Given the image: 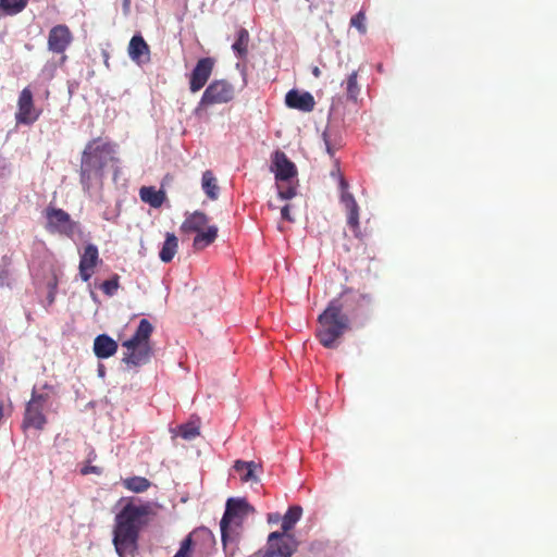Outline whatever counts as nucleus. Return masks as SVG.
Returning a JSON list of instances; mask_svg holds the SVG:
<instances>
[{"instance_id": "nucleus-1", "label": "nucleus", "mask_w": 557, "mask_h": 557, "mask_svg": "<svg viewBox=\"0 0 557 557\" xmlns=\"http://www.w3.org/2000/svg\"><path fill=\"white\" fill-rule=\"evenodd\" d=\"M150 515H154L153 504L132 499L115 516L113 545L120 557L136 549L139 531Z\"/></svg>"}, {"instance_id": "nucleus-2", "label": "nucleus", "mask_w": 557, "mask_h": 557, "mask_svg": "<svg viewBox=\"0 0 557 557\" xmlns=\"http://www.w3.org/2000/svg\"><path fill=\"white\" fill-rule=\"evenodd\" d=\"M114 150L110 144L94 140L87 144L81 162V184L83 189L102 184L104 168L113 160Z\"/></svg>"}, {"instance_id": "nucleus-3", "label": "nucleus", "mask_w": 557, "mask_h": 557, "mask_svg": "<svg viewBox=\"0 0 557 557\" xmlns=\"http://www.w3.org/2000/svg\"><path fill=\"white\" fill-rule=\"evenodd\" d=\"M255 512V508L246 498L231 497L226 500L225 510L220 521L223 548L226 554H234L245 519Z\"/></svg>"}, {"instance_id": "nucleus-4", "label": "nucleus", "mask_w": 557, "mask_h": 557, "mask_svg": "<svg viewBox=\"0 0 557 557\" xmlns=\"http://www.w3.org/2000/svg\"><path fill=\"white\" fill-rule=\"evenodd\" d=\"M318 321L317 336L326 348H335L337 339L349 329V318L343 313V304L339 298H334L329 302Z\"/></svg>"}, {"instance_id": "nucleus-5", "label": "nucleus", "mask_w": 557, "mask_h": 557, "mask_svg": "<svg viewBox=\"0 0 557 557\" xmlns=\"http://www.w3.org/2000/svg\"><path fill=\"white\" fill-rule=\"evenodd\" d=\"M234 98V87L224 79L213 81L206 88L195 113L200 115L202 110L212 104L226 103Z\"/></svg>"}, {"instance_id": "nucleus-6", "label": "nucleus", "mask_w": 557, "mask_h": 557, "mask_svg": "<svg viewBox=\"0 0 557 557\" xmlns=\"http://www.w3.org/2000/svg\"><path fill=\"white\" fill-rule=\"evenodd\" d=\"M47 220L46 228L50 233H58L72 237L78 228V223L73 221L67 212L62 209L48 207L45 210Z\"/></svg>"}, {"instance_id": "nucleus-7", "label": "nucleus", "mask_w": 557, "mask_h": 557, "mask_svg": "<svg viewBox=\"0 0 557 557\" xmlns=\"http://www.w3.org/2000/svg\"><path fill=\"white\" fill-rule=\"evenodd\" d=\"M268 544L264 557H290L297 549L298 542L294 535L276 531L270 533Z\"/></svg>"}, {"instance_id": "nucleus-8", "label": "nucleus", "mask_w": 557, "mask_h": 557, "mask_svg": "<svg viewBox=\"0 0 557 557\" xmlns=\"http://www.w3.org/2000/svg\"><path fill=\"white\" fill-rule=\"evenodd\" d=\"M18 111L15 114L18 124L30 125L39 116L34 108L33 94L29 88H24L18 97Z\"/></svg>"}, {"instance_id": "nucleus-9", "label": "nucleus", "mask_w": 557, "mask_h": 557, "mask_svg": "<svg viewBox=\"0 0 557 557\" xmlns=\"http://www.w3.org/2000/svg\"><path fill=\"white\" fill-rule=\"evenodd\" d=\"M213 69L210 58L200 59L190 74L189 88L191 92L199 91L208 82Z\"/></svg>"}, {"instance_id": "nucleus-10", "label": "nucleus", "mask_w": 557, "mask_h": 557, "mask_svg": "<svg viewBox=\"0 0 557 557\" xmlns=\"http://www.w3.org/2000/svg\"><path fill=\"white\" fill-rule=\"evenodd\" d=\"M72 41V35L67 26H53L48 36V49L53 53H63Z\"/></svg>"}, {"instance_id": "nucleus-11", "label": "nucleus", "mask_w": 557, "mask_h": 557, "mask_svg": "<svg viewBox=\"0 0 557 557\" xmlns=\"http://www.w3.org/2000/svg\"><path fill=\"white\" fill-rule=\"evenodd\" d=\"M272 171L277 181H288L297 174L295 164L281 150H276L272 156Z\"/></svg>"}, {"instance_id": "nucleus-12", "label": "nucleus", "mask_w": 557, "mask_h": 557, "mask_svg": "<svg viewBox=\"0 0 557 557\" xmlns=\"http://www.w3.org/2000/svg\"><path fill=\"white\" fill-rule=\"evenodd\" d=\"M99 261V251L96 245L88 244L79 260V275L84 282H88L92 275L94 268Z\"/></svg>"}, {"instance_id": "nucleus-13", "label": "nucleus", "mask_w": 557, "mask_h": 557, "mask_svg": "<svg viewBox=\"0 0 557 557\" xmlns=\"http://www.w3.org/2000/svg\"><path fill=\"white\" fill-rule=\"evenodd\" d=\"M285 103L288 108L297 109L302 112H311L315 104L314 98L310 92H300L296 89H292L286 94Z\"/></svg>"}, {"instance_id": "nucleus-14", "label": "nucleus", "mask_w": 557, "mask_h": 557, "mask_svg": "<svg viewBox=\"0 0 557 557\" xmlns=\"http://www.w3.org/2000/svg\"><path fill=\"white\" fill-rule=\"evenodd\" d=\"M46 423L47 419L44 414V408L37 406L36 400H29L25 409L23 426L25 429L42 430Z\"/></svg>"}, {"instance_id": "nucleus-15", "label": "nucleus", "mask_w": 557, "mask_h": 557, "mask_svg": "<svg viewBox=\"0 0 557 557\" xmlns=\"http://www.w3.org/2000/svg\"><path fill=\"white\" fill-rule=\"evenodd\" d=\"M122 361L131 367H139L149 362L151 348L149 344H138L133 348H126Z\"/></svg>"}, {"instance_id": "nucleus-16", "label": "nucleus", "mask_w": 557, "mask_h": 557, "mask_svg": "<svg viewBox=\"0 0 557 557\" xmlns=\"http://www.w3.org/2000/svg\"><path fill=\"white\" fill-rule=\"evenodd\" d=\"M128 55L137 64L149 61V46L141 35H134L128 44Z\"/></svg>"}, {"instance_id": "nucleus-17", "label": "nucleus", "mask_w": 557, "mask_h": 557, "mask_svg": "<svg viewBox=\"0 0 557 557\" xmlns=\"http://www.w3.org/2000/svg\"><path fill=\"white\" fill-rule=\"evenodd\" d=\"M117 347V343L107 334H100L94 341V352L99 359L112 357L116 352Z\"/></svg>"}, {"instance_id": "nucleus-18", "label": "nucleus", "mask_w": 557, "mask_h": 557, "mask_svg": "<svg viewBox=\"0 0 557 557\" xmlns=\"http://www.w3.org/2000/svg\"><path fill=\"white\" fill-rule=\"evenodd\" d=\"M153 331V327L151 323L143 319L140 320L137 330L135 334L128 338L127 341L123 342V347L125 348H133L134 346H137L138 344H148L149 337Z\"/></svg>"}, {"instance_id": "nucleus-19", "label": "nucleus", "mask_w": 557, "mask_h": 557, "mask_svg": "<svg viewBox=\"0 0 557 557\" xmlns=\"http://www.w3.org/2000/svg\"><path fill=\"white\" fill-rule=\"evenodd\" d=\"M194 536H201L205 540L212 541V533L208 529L202 528L200 530H196L182 541L178 550L173 557H190Z\"/></svg>"}, {"instance_id": "nucleus-20", "label": "nucleus", "mask_w": 557, "mask_h": 557, "mask_svg": "<svg viewBox=\"0 0 557 557\" xmlns=\"http://www.w3.org/2000/svg\"><path fill=\"white\" fill-rule=\"evenodd\" d=\"M141 201L148 203L152 208H160L165 200V193L162 189H156L152 186H143L139 189Z\"/></svg>"}, {"instance_id": "nucleus-21", "label": "nucleus", "mask_w": 557, "mask_h": 557, "mask_svg": "<svg viewBox=\"0 0 557 557\" xmlns=\"http://www.w3.org/2000/svg\"><path fill=\"white\" fill-rule=\"evenodd\" d=\"M257 468L259 466L253 461L236 460L234 463V469L240 475L243 482H258L255 474Z\"/></svg>"}, {"instance_id": "nucleus-22", "label": "nucleus", "mask_w": 557, "mask_h": 557, "mask_svg": "<svg viewBox=\"0 0 557 557\" xmlns=\"http://www.w3.org/2000/svg\"><path fill=\"white\" fill-rule=\"evenodd\" d=\"M207 222L208 216L203 212L195 211L185 219L181 228L184 232H199Z\"/></svg>"}, {"instance_id": "nucleus-23", "label": "nucleus", "mask_w": 557, "mask_h": 557, "mask_svg": "<svg viewBox=\"0 0 557 557\" xmlns=\"http://www.w3.org/2000/svg\"><path fill=\"white\" fill-rule=\"evenodd\" d=\"M201 187L208 198L211 200L218 199L220 188L218 186L216 178L211 171L207 170L202 173Z\"/></svg>"}, {"instance_id": "nucleus-24", "label": "nucleus", "mask_w": 557, "mask_h": 557, "mask_svg": "<svg viewBox=\"0 0 557 557\" xmlns=\"http://www.w3.org/2000/svg\"><path fill=\"white\" fill-rule=\"evenodd\" d=\"M177 238L172 233H166L165 240L162 245V248L159 252V257L161 261L168 263L172 261L176 251H177Z\"/></svg>"}, {"instance_id": "nucleus-25", "label": "nucleus", "mask_w": 557, "mask_h": 557, "mask_svg": "<svg viewBox=\"0 0 557 557\" xmlns=\"http://www.w3.org/2000/svg\"><path fill=\"white\" fill-rule=\"evenodd\" d=\"M302 516V508L300 506H292L288 508L286 513L282 517V534H288L295 524L300 520Z\"/></svg>"}, {"instance_id": "nucleus-26", "label": "nucleus", "mask_w": 557, "mask_h": 557, "mask_svg": "<svg viewBox=\"0 0 557 557\" xmlns=\"http://www.w3.org/2000/svg\"><path fill=\"white\" fill-rule=\"evenodd\" d=\"M218 236V227L216 226H209L206 231H199L197 232L196 237L194 238V247L197 249H201L211 243L214 242V239Z\"/></svg>"}, {"instance_id": "nucleus-27", "label": "nucleus", "mask_w": 557, "mask_h": 557, "mask_svg": "<svg viewBox=\"0 0 557 557\" xmlns=\"http://www.w3.org/2000/svg\"><path fill=\"white\" fill-rule=\"evenodd\" d=\"M249 40V33L245 28H240L237 33V38L232 46L237 58H244L247 54V45Z\"/></svg>"}, {"instance_id": "nucleus-28", "label": "nucleus", "mask_w": 557, "mask_h": 557, "mask_svg": "<svg viewBox=\"0 0 557 557\" xmlns=\"http://www.w3.org/2000/svg\"><path fill=\"white\" fill-rule=\"evenodd\" d=\"M28 0H0V10L8 15H15L22 12Z\"/></svg>"}, {"instance_id": "nucleus-29", "label": "nucleus", "mask_w": 557, "mask_h": 557, "mask_svg": "<svg viewBox=\"0 0 557 557\" xmlns=\"http://www.w3.org/2000/svg\"><path fill=\"white\" fill-rule=\"evenodd\" d=\"M123 484L127 490L134 493L145 492L150 486V482L143 476H133L125 479L123 481Z\"/></svg>"}, {"instance_id": "nucleus-30", "label": "nucleus", "mask_w": 557, "mask_h": 557, "mask_svg": "<svg viewBox=\"0 0 557 557\" xmlns=\"http://www.w3.org/2000/svg\"><path fill=\"white\" fill-rule=\"evenodd\" d=\"M347 211V223L351 228L359 226V207L356 199L343 203Z\"/></svg>"}, {"instance_id": "nucleus-31", "label": "nucleus", "mask_w": 557, "mask_h": 557, "mask_svg": "<svg viewBox=\"0 0 557 557\" xmlns=\"http://www.w3.org/2000/svg\"><path fill=\"white\" fill-rule=\"evenodd\" d=\"M347 211V223L351 228L359 226V207L356 199L343 203Z\"/></svg>"}, {"instance_id": "nucleus-32", "label": "nucleus", "mask_w": 557, "mask_h": 557, "mask_svg": "<svg viewBox=\"0 0 557 557\" xmlns=\"http://www.w3.org/2000/svg\"><path fill=\"white\" fill-rule=\"evenodd\" d=\"M357 72L354 71L347 78V86H346V89H347V97L351 100H356L358 95H359V86L357 84Z\"/></svg>"}, {"instance_id": "nucleus-33", "label": "nucleus", "mask_w": 557, "mask_h": 557, "mask_svg": "<svg viewBox=\"0 0 557 557\" xmlns=\"http://www.w3.org/2000/svg\"><path fill=\"white\" fill-rule=\"evenodd\" d=\"M180 435L187 441L194 440L199 435V428L195 423H186L180 426Z\"/></svg>"}, {"instance_id": "nucleus-34", "label": "nucleus", "mask_w": 557, "mask_h": 557, "mask_svg": "<svg viewBox=\"0 0 557 557\" xmlns=\"http://www.w3.org/2000/svg\"><path fill=\"white\" fill-rule=\"evenodd\" d=\"M350 25L358 29L360 34L367 33L366 26V14L362 11H359L356 15H354L350 20Z\"/></svg>"}, {"instance_id": "nucleus-35", "label": "nucleus", "mask_w": 557, "mask_h": 557, "mask_svg": "<svg viewBox=\"0 0 557 557\" xmlns=\"http://www.w3.org/2000/svg\"><path fill=\"white\" fill-rule=\"evenodd\" d=\"M339 189H341V202L342 203H345V202H348V201L355 199L352 194H350L348 191V183L346 182V180L343 176H339Z\"/></svg>"}, {"instance_id": "nucleus-36", "label": "nucleus", "mask_w": 557, "mask_h": 557, "mask_svg": "<svg viewBox=\"0 0 557 557\" xmlns=\"http://www.w3.org/2000/svg\"><path fill=\"white\" fill-rule=\"evenodd\" d=\"M117 288H119L117 277L107 280L101 285V289L103 290V293L109 296L114 295L115 292L117 290Z\"/></svg>"}, {"instance_id": "nucleus-37", "label": "nucleus", "mask_w": 557, "mask_h": 557, "mask_svg": "<svg viewBox=\"0 0 557 557\" xmlns=\"http://www.w3.org/2000/svg\"><path fill=\"white\" fill-rule=\"evenodd\" d=\"M277 189H278V197L282 200H289L296 196V188L293 186L282 188L281 186L277 185Z\"/></svg>"}, {"instance_id": "nucleus-38", "label": "nucleus", "mask_w": 557, "mask_h": 557, "mask_svg": "<svg viewBox=\"0 0 557 557\" xmlns=\"http://www.w3.org/2000/svg\"><path fill=\"white\" fill-rule=\"evenodd\" d=\"M9 276H10V272H9L8 265L5 263L1 264L0 265V286L1 287L8 285Z\"/></svg>"}, {"instance_id": "nucleus-39", "label": "nucleus", "mask_w": 557, "mask_h": 557, "mask_svg": "<svg viewBox=\"0 0 557 557\" xmlns=\"http://www.w3.org/2000/svg\"><path fill=\"white\" fill-rule=\"evenodd\" d=\"M322 138H323V141L325 144V149H326V152L333 157L334 156V152H335V148L334 146L332 145L331 143V139H330V135L327 133V131H324L323 134H322Z\"/></svg>"}, {"instance_id": "nucleus-40", "label": "nucleus", "mask_w": 557, "mask_h": 557, "mask_svg": "<svg viewBox=\"0 0 557 557\" xmlns=\"http://www.w3.org/2000/svg\"><path fill=\"white\" fill-rule=\"evenodd\" d=\"M30 400H36L37 403V406H40L41 408H44L45 404H46V396L42 395V394H37L35 391H33V394H32V398Z\"/></svg>"}, {"instance_id": "nucleus-41", "label": "nucleus", "mask_w": 557, "mask_h": 557, "mask_svg": "<svg viewBox=\"0 0 557 557\" xmlns=\"http://www.w3.org/2000/svg\"><path fill=\"white\" fill-rule=\"evenodd\" d=\"M281 215L284 220L288 221V222H294V219L292 218L290 213H289V206L286 205L282 208L281 210Z\"/></svg>"}, {"instance_id": "nucleus-42", "label": "nucleus", "mask_w": 557, "mask_h": 557, "mask_svg": "<svg viewBox=\"0 0 557 557\" xmlns=\"http://www.w3.org/2000/svg\"><path fill=\"white\" fill-rule=\"evenodd\" d=\"M83 474H89V473H100V469L96 466H86L82 469Z\"/></svg>"}, {"instance_id": "nucleus-43", "label": "nucleus", "mask_w": 557, "mask_h": 557, "mask_svg": "<svg viewBox=\"0 0 557 557\" xmlns=\"http://www.w3.org/2000/svg\"><path fill=\"white\" fill-rule=\"evenodd\" d=\"M280 519H282V518H281V516H280L278 513H270V515H269V518H268V521H269L270 523H275V522H277Z\"/></svg>"}, {"instance_id": "nucleus-44", "label": "nucleus", "mask_w": 557, "mask_h": 557, "mask_svg": "<svg viewBox=\"0 0 557 557\" xmlns=\"http://www.w3.org/2000/svg\"><path fill=\"white\" fill-rule=\"evenodd\" d=\"M104 374H106L104 367H103L102 364H99V367H98V375H99L100 377H103V376H104Z\"/></svg>"}, {"instance_id": "nucleus-45", "label": "nucleus", "mask_w": 557, "mask_h": 557, "mask_svg": "<svg viewBox=\"0 0 557 557\" xmlns=\"http://www.w3.org/2000/svg\"><path fill=\"white\" fill-rule=\"evenodd\" d=\"M312 74L315 76V77H319L321 75V71L318 66L313 67L312 70Z\"/></svg>"}, {"instance_id": "nucleus-46", "label": "nucleus", "mask_w": 557, "mask_h": 557, "mask_svg": "<svg viewBox=\"0 0 557 557\" xmlns=\"http://www.w3.org/2000/svg\"><path fill=\"white\" fill-rule=\"evenodd\" d=\"M103 218H104L106 220H108V221L113 220V215H111V214H110V213H108V212H104V213H103Z\"/></svg>"}, {"instance_id": "nucleus-47", "label": "nucleus", "mask_w": 557, "mask_h": 557, "mask_svg": "<svg viewBox=\"0 0 557 557\" xmlns=\"http://www.w3.org/2000/svg\"><path fill=\"white\" fill-rule=\"evenodd\" d=\"M49 300H50V302L53 301V294H52V292H50V294H49Z\"/></svg>"}, {"instance_id": "nucleus-48", "label": "nucleus", "mask_w": 557, "mask_h": 557, "mask_svg": "<svg viewBox=\"0 0 557 557\" xmlns=\"http://www.w3.org/2000/svg\"><path fill=\"white\" fill-rule=\"evenodd\" d=\"M349 289L348 288H345L342 294H341V297L344 296Z\"/></svg>"}, {"instance_id": "nucleus-49", "label": "nucleus", "mask_w": 557, "mask_h": 557, "mask_svg": "<svg viewBox=\"0 0 557 557\" xmlns=\"http://www.w3.org/2000/svg\"><path fill=\"white\" fill-rule=\"evenodd\" d=\"M362 298H363L364 300H368V299H369V296H368V295H362Z\"/></svg>"}, {"instance_id": "nucleus-50", "label": "nucleus", "mask_w": 557, "mask_h": 557, "mask_svg": "<svg viewBox=\"0 0 557 557\" xmlns=\"http://www.w3.org/2000/svg\"><path fill=\"white\" fill-rule=\"evenodd\" d=\"M128 1H129V0H124V5H125V7H126V5H128Z\"/></svg>"}, {"instance_id": "nucleus-51", "label": "nucleus", "mask_w": 557, "mask_h": 557, "mask_svg": "<svg viewBox=\"0 0 557 557\" xmlns=\"http://www.w3.org/2000/svg\"><path fill=\"white\" fill-rule=\"evenodd\" d=\"M332 175H333V176H337V173L332 172ZM339 176H341V175H338V177H339Z\"/></svg>"}]
</instances>
